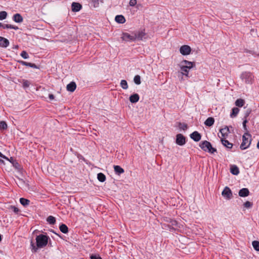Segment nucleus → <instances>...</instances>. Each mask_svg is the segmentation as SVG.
<instances>
[{
    "label": "nucleus",
    "mask_w": 259,
    "mask_h": 259,
    "mask_svg": "<svg viewBox=\"0 0 259 259\" xmlns=\"http://www.w3.org/2000/svg\"><path fill=\"white\" fill-rule=\"evenodd\" d=\"M2 26H3V24L2 23L0 22V27H2Z\"/></svg>",
    "instance_id": "53"
},
{
    "label": "nucleus",
    "mask_w": 259,
    "mask_h": 259,
    "mask_svg": "<svg viewBox=\"0 0 259 259\" xmlns=\"http://www.w3.org/2000/svg\"><path fill=\"white\" fill-rule=\"evenodd\" d=\"M91 259H102L100 256L98 254H92L90 256Z\"/></svg>",
    "instance_id": "43"
},
{
    "label": "nucleus",
    "mask_w": 259,
    "mask_h": 259,
    "mask_svg": "<svg viewBox=\"0 0 259 259\" xmlns=\"http://www.w3.org/2000/svg\"><path fill=\"white\" fill-rule=\"evenodd\" d=\"M10 208L15 213H18L19 209L15 206H11Z\"/></svg>",
    "instance_id": "42"
},
{
    "label": "nucleus",
    "mask_w": 259,
    "mask_h": 259,
    "mask_svg": "<svg viewBox=\"0 0 259 259\" xmlns=\"http://www.w3.org/2000/svg\"><path fill=\"white\" fill-rule=\"evenodd\" d=\"M81 7V5L77 3L73 2L71 5L72 11L73 12H78Z\"/></svg>",
    "instance_id": "15"
},
{
    "label": "nucleus",
    "mask_w": 259,
    "mask_h": 259,
    "mask_svg": "<svg viewBox=\"0 0 259 259\" xmlns=\"http://www.w3.org/2000/svg\"><path fill=\"white\" fill-rule=\"evenodd\" d=\"M140 97L138 94L132 95L129 98L130 102L132 103H136L139 100Z\"/></svg>",
    "instance_id": "16"
},
{
    "label": "nucleus",
    "mask_w": 259,
    "mask_h": 259,
    "mask_svg": "<svg viewBox=\"0 0 259 259\" xmlns=\"http://www.w3.org/2000/svg\"><path fill=\"white\" fill-rule=\"evenodd\" d=\"M20 56L24 59H28L29 58V55L28 54H27V53L25 51H23L21 54H20Z\"/></svg>",
    "instance_id": "38"
},
{
    "label": "nucleus",
    "mask_w": 259,
    "mask_h": 259,
    "mask_svg": "<svg viewBox=\"0 0 259 259\" xmlns=\"http://www.w3.org/2000/svg\"><path fill=\"white\" fill-rule=\"evenodd\" d=\"M47 221L48 223L51 225L54 224L56 222L55 218L51 215L48 217Z\"/></svg>",
    "instance_id": "32"
},
{
    "label": "nucleus",
    "mask_w": 259,
    "mask_h": 259,
    "mask_svg": "<svg viewBox=\"0 0 259 259\" xmlns=\"http://www.w3.org/2000/svg\"><path fill=\"white\" fill-rule=\"evenodd\" d=\"M137 4V0H130L129 5L130 6L134 7Z\"/></svg>",
    "instance_id": "44"
},
{
    "label": "nucleus",
    "mask_w": 259,
    "mask_h": 259,
    "mask_svg": "<svg viewBox=\"0 0 259 259\" xmlns=\"http://www.w3.org/2000/svg\"><path fill=\"white\" fill-rule=\"evenodd\" d=\"M13 20L16 23H21L23 21V18L22 16L18 13L15 14L13 16Z\"/></svg>",
    "instance_id": "14"
},
{
    "label": "nucleus",
    "mask_w": 259,
    "mask_h": 259,
    "mask_svg": "<svg viewBox=\"0 0 259 259\" xmlns=\"http://www.w3.org/2000/svg\"><path fill=\"white\" fill-rule=\"evenodd\" d=\"M230 172L234 175H237L239 173V170L237 166L232 165L230 168Z\"/></svg>",
    "instance_id": "25"
},
{
    "label": "nucleus",
    "mask_w": 259,
    "mask_h": 259,
    "mask_svg": "<svg viewBox=\"0 0 259 259\" xmlns=\"http://www.w3.org/2000/svg\"><path fill=\"white\" fill-rule=\"evenodd\" d=\"M19 63L24 66H28L33 68H38V67L35 64L33 63L25 62L24 61H19Z\"/></svg>",
    "instance_id": "20"
},
{
    "label": "nucleus",
    "mask_w": 259,
    "mask_h": 259,
    "mask_svg": "<svg viewBox=\"0 0 259 259\" xmlns=\"http://www.w3.org/2000/svg\"><path fill=\"white\" fill-rule=\"evenodd\" d=\"M35 240L36 245L34 244L32 241L30 242V249L33 253L37 252L39 249L46 246L49 242V240H50V238L47 235L39 234L36 236Z\"/></svg>",
    "instance_id": "1"
},
{
    "label": "nucleus",
    "mask_w": 259,
    "mask_h": 259,
    "mask_svg": "<svg viewBox=\"0 0 259 259\" xmlns=\"http://www.w3.org/2000/svg\"><path fill=\"white\" fill-rule=\"evenodd\" d=\"M19 181H20V183H24V182L22 180H20H20H19Z\"/></svg>",
    "instance_id": "50"
},
{
    "label": "nucleus",
    "mask_w": 259,
    "mask_h": 259,
    "mask_svg": "<svg viewBox=\"0 0 259 259\" xmlns=\"http://www.w3.org/2000/svg\"><path fill=\"white\" fill-rule=\"evenodd\" d=\"M214 122V119L213 117H208L204 122L205 125L208 126H212Z\"/></svg>",
    "instance_id": "22"
},
{
    "label": "nucleus",
    "mask_w": 259,
    "mask_h": 259,
    "mask_svg": "<svg viewBox=\"0 0 259 259\" xmlns=\"http://www.w3.org/2000/svg\"><path fill=\"white\" fill-rule=\"evenodd\" d=\"M179 128L180 129H182V130L185 131L187 129L188 126H187V125L185 123H179Z\"/></svg>",
    "instance_id": "40"
},
{
    "label": "nucleus",
    "mask_w": 259,
    "mask_h": 259,
    "mask_svg": "<svg viewBox=\"0 0 259 259\" xmlns=\"http://www.w3.org/2000/svg\"><path fill=\"white\" fill-rule=\"evenodd\" d=\"M257 148L258 149H259V141L258 142L257 144Z\"/></svg>",
    "instance_id": "52"
},
{
    "label": "nucleus",
    "mask_w": 259,
    "mask_h": 259,
    "mask_svg": "<svg viewBox=\"0 0 259 259\" xmlns=\"http://www.w3.org/2000/svg\"><path fill=\"white\" fill-rule=\"evenodd\" d=\"M135 38L134 32H132L131 33H123L121 36V39L126 41H135Z\"/></svg>",
    "instance_id": "5"
},
{
    "label": "nucleus",
    "mask_w": 259,
    "mask_h": 259,
    "mask_svg": "<svg viewBox=\"0 0 259 259\" xmlns=\"http://www.w3.org/2000/svg\"><path fill=\"white\" fill-rule=\"evenodd\" d=\"M252 203H251L250 202H249L248 201H246L244 204V207L247 208H250L252 206Z\"/></svg>",
    "instance_id": "41"
},
{
    "label": "nucleus",
    "mask_w": 259,
    "mask_h": 259,
    "mask_svg": "<svg viewBox=\"0 0 259 259\" xmlns=\"http://www.w3.org/2000/svg\"><path fill=\"white\" fill-rule=\"evenodd\" d=\"M199 146L204 151L208 152L211 154L217 151V149L213 148L211 143L207 141L201 142L199 144Z\"/></svg>",
    "instance_id": "3"
},
{
    "label": "nucleus",
    "mask_w": 259,
    "mask_h": 259,
    "mask_svg": "<svg viewBox=\"0 0 259 259\" xmlns=\"http://www.w3.org/2000/svg\"><path fill=\"white\" fill-rule=\"evenodd\" d=\"M247 120H244L243 122V128H244V130L245 131H247V127H246V123H247Z\"/></svg>",
    "instance_id": "46"
},
{
    "label": "nucleus",
    "mask_w": 259,
    "mask_h": 259,
    "mask_svg": "<svg viewBox=\"0 0 259 259\" xmlns=\"http://www.w3.org/2000/svg\"><path fill=\"white\" fill-rule=\"evenodd\" d=\"M176 223V221H174V223H172V225H175Z\"/></svg>",
    "instance_id": "54"
},
{
    "label": "nucleus",
    "mask_w": 259,
    "mask_h": 259,
    "mask_svg": "<svg viewBox=\"0 0 259 259\" xmlns=\"http://www.w3.org/2000/svg\"><path fill=\"white\" fill-rule=\"evenodd\" d=\"M181 64H183V65L188 67L189 68L191 69L194 66H195V64L194 62L189 61L187 60H184L181 62Z\"/></svg>",
    "instance_id": "21"
},
{
    "label": "nucleus",
    "mask_w": 259,
    "mask_h": 259,
    "mask_svg": "<svg viewBox=\"0 0 259 259\" xmlns=\"http://www.w3.org/2000/svg\"><path fill=\"white\" fill-rule=\"evenodd\" d=\"M134 82L136 84H140L141 83V77L139 75H137L134 77Z\"/></svg>",
    "instance_id": "36"
},
{
    "label": "nucleus",
    "mask_w": 259,
    "mask_h": 259,
    "mask_svg": "<svg viewBox=\"0 0 259 259\" xmlns=\"http://www.w3.org/2000/svg\"><path fill=\"white\" fill-rule=\"evenodd\" d=\"M251 142V135L246 132L242 136V142L240 145V148L242 150L247 149L249 147Z\"/></svg>",
    "instance_id": "2"
},
{
    "label": "nucleus",
    "mask_w": 259,
    "mask_h": 259,
    "mask_svg": "<svg viewBox=\"0 0 259 259\" xmlns=\"http://www.w3.org/2000/svg\"><path fill=\"white\" fill-rule=\"evenodd\" d=\"M9 41L8 39L0 36V47L7 48L9 45Z\"/></svg>",
    "instance_id": "13"
},
{
    "label": "nucleus",
    "mask_w": 259,
    "mask_h": 259,
    "mask_svg": "<svg viewBox=\"0 0 259 259\" xmlns=\"http://www.w3.org/2000/svg\"><path fill=\"white\" fill-rule=\"evenodd\" d=\"M60 230L63 233L66 234L68 232L67 226L65 224H62L59 227Z\"/></svg>",
    "instance_id": "27"
},
{
    "label": "nucleus",
    "mask_w": 259,
    "mask_h": 259,
    "mask_svg": "<svg viewBox=\"0 0 259 259\" xmlns=\"http://www.w3.org/2000/svg\"><path fill=\"white\" fill-rule=\"evenodd\" d=\"M191 49L188 45L182 46L180 49V52L183 55H188L191 53Z\"/></svg>",
    "instance_id": "8"
},
{
    "label": "nucleus",
    "mask_w": 259,
    "mask_h": 259,
    "mask_svg": "<svg viewBox=\"0 0 259 259\" xmlns=\"http://www.w3.org/2000/svg\"><path fill=\"white\" fill-rule=\"evenodd\" d=\"M2 27L4 29L10 28V29H15V30L18 29V27L17 26H14V25H11V24H4V25L3 24Z\"/></svg>",
    "instance_id": "31"
},
{
    "label": "nucleus",
    "mask_w": 259,
    "mask_h": 259,
    "mask_svg": "<svg viewBox=\"0 0 259 259\" xmlns=\"http://www.w3.org/2000/svg\"><path fill=\"white\" fill-rule=\"evenodd\" d=\"M186 138L181 134H177L176 136V143L180 146H183L186 143Z\"/></svg>",
    "instance_id": "6"
},
{
    "label": "nucleus",
    "mask_w": 259,
    "mask_h": 259,
    "mask_svg": "<svg viewBox=\"0 0 259 259\" xmlns=\"http://www.w3.org/2000/svg\"><path fill=\"white\" fill-rule=\"evenodd\" d=\"M115 20L118 23L123 24L125 22V19L122 15H117Z\"/></svg>",
    "instance_id": "23"
},
{
    "label": "nucleus",
    "mask_w": 259,
    "mask_h": 259,
    "mask_svg": "<svg viewBox=\"0 0 259 259\" xmlns=\"http://www.w3.org/2000/svg\"><path fill=\"white\" fill-rule=\"evenodd\" d=\"M18 48H19V47H18V46H17H17H15L14 47V49H18Z\"/></svg>",
    "instance_id": "51"
},
{
    "label": "nucleus",
    "mask_w": 259,
    "mask_h": 259,
    "mask_svg": "<svg viewBox=\"0 0 259 259\" xmlns=\"http://www.w3.org/2000/svg\"><path fill=\"white\" fill-rule=\"evenodd\" d=\"M12 158H13L12 157H11L10 159H9L8 160L10 161L11 163H12L13 162V160L12 159Z\"/></svg>",
    "instance_id": "49"
},
{
    "label": "nucleus",
    "mask_w": 259,
    "mask_h": 259,
    "mask_svg": "<svg viewBox=\"0 0 259 259\" xmlns=\"http://www.w3.org/2000/svg\"><path fill=\"white\" fill-rule=\"evenodd\" d=\"M120 86L124 90L127 89L128 84L127 81L125 80H121L120 81Z\"/></svg>",
    "instance_id": "33"
},
{
    "label": "nucleus",
    "mask_w": 259,
    "mask_h": 259,
    "mask_svg": "<svg viewBox=\"0 0 259 259\" xmlns=\"http://www.w3.org/2000/svg\"><path fill=\"white\" fill-rule=\"evenodd\" d=\"M49 98L50 100H53L54 99V96L53 94H50Z\"/></svg>",
    "instance_id": "48"
},
{
    "label": "nucleus",
    "mask_w": 259,
    "mask_h": 259,
    "mask_svg": "<svg viewBox=\"0 0 259 259\" xmlns=\"http://www.w3.org/2000/svg\"><path fill=\"white\" fill-rule=\"evenodd\" d=\"M239 112V109L237 107H234L232 109V113L230 114V116L232 118L235 117L237 116Z\"/></svg>",
    "instance_id": "26"
},
{
    "label": "nucleus",
    "mask_w": 259,
    "mask_h": 259,
    "mask_svg": "<svg viewBox=\"0 0 259 259\" xmlns=\"http://www.w3.org/2000/svg\"><path fill=\"white\" fill-rule=\"evenodd\" d=\"M238 194L240 197H246L248 196L249 191L247 188H242L239 190Z\"/></svg>",
    "instance_id": "18"
},
{
    "label": "nucleus",
    "mask_w": 259,
    "mask_h": 259,
    "mask_svg": "<svg viewBox=\"0 0 259 259\" xmlns=\"http://www.w3.org/2000/svg\"><path fill=\"white\" fill-rule=\"evenodd\" d=\"M7 16V13L6 11L0 12V20L5 19Z\"/></svg>",
    "instance_id": "37"
},
{
    "label": "nucleus",
    "mask_w": 259,
    "mask_h": 259,
    "mask_svg": "<svg viewBox=\"0 0 259 259\" xmlns=\"http://www.w3.org/2000/svg\"><path fill=\"white\" fill-rule=\"evenodd\" d=\"M12 159L13 160V162H12V164L16 168V169H20V165L19 164V163L15 160H14L13 158H12Z\"/></svg>",
    "instance_id": "39"
},
{
    "label": "nucleus",
    "mask_w": 259,
    "mask_h": 259,
    "mask_svg": "<svg viewBox=\"0 0 259 259\" xmlns=\"http://www.w3.org/2000/svg\"><path fill=\"white\" fill-rule=\"evenodd\" d=\"M220 132L221 134V138L225 139L229 133V130L228 126H225L224 128L220 130Z\"/></svg>",
    "instance_id": "12"
},
{
    "label": "nucleus",
    "mask_w": 259,
    "mask_h": 259,
    "mask_svg": "<svg viewBox=\"0 0 259 259\" xmlns=\"http://www.w3.org/2000/svg\"><path fill=\"white\" fill-rule=\"evenodd\" d=\"M244 101L241 99H238L235 101L236 106L239 107H242L244 105Z\"/></svg>",
    "instance_id": "28"
},
{
    "label": "nucleus",
    "mask_w": 259,
    "mask_h": 259,
    "mask_svg": "<svg viewBox=\"0 0 259 259\" xmlns=\"http://www.w3.org/2000/svg\"><path fill=\"white\" fill-rule=\"evenodd\" d=\"M222 196L227 199H230L232 196V193L231 189L226 187L222 192Z\"/></svg>",
    "instance_id": "7"
},
{
    "label": "nucleus",
    "mask_w": 259,
    "mask_h": 259,
    "mask_svg": "<svg viewBox=\"0 0 259 259\" xmlns=\"http://www.w3.org/2000/svg\"><path fill=\"white\" fill-rule=\"evenodd\" d=\"M134 36L136 37L135 40H142L144 36L145 35V33L141 30L139 31H134Z\"/></svg>",
    "instance_id": "9"
},
{
    "label": "nucleus",
    "mask_w": 259,
    "mask_h": 259,
    "mask_svg": "<svg viewBox=\"0 0 259 259\" xmlns=\"http://www.w3.org/2000/svg\"><path fill=\"white\" fill-rule=\"evenodd\" d=\"M0 157L5 158L7 160H8V158L6 157L5 155H4L1 152H0Z\"/></svg>",
    "instance_id": "47"
},
{
    "label": "nucleus",
    "mask_w": 259,
    "mask_h": 259,
    "mask_svg": "<svg viewBox=\"0 0 259 259\" xmlns=\"http://www.w3.org/2000/svg\"><path fill=\"white\" fill-rule=\"evenodd\" d=\"M114 169L115 173L117 175H120L124 172V169L119 165H114Z\"/></svg>",
    "instance_id": "24"
},
{
    "label": "nucleus",
    "mask_w": 259,
    "mask_h": 259,
    "mask_svg": "<svg viewBox=\"0 0 259 259\" xmlns=\"http://www.w3.org/2000/svg\"><path fill=\"white\" fill-rule=\"evenodd\" d=\"M190 137L195 142H198L200 140L201 136L200 134L197 131L193 132L190 135Z\"/></svg>",
    "instance_id": "11"
},
{
    "label": "nucleus",
    "mask_w": 259,
    "mask_h": 259,
    "mask_svg": "<svg viewBox=\"0 0 259 259\" xmlns=\"http://www.w3.org/2000/svg\"><path fill=\"white\" fill-rule=\"evenodd\" d=\"M252 245L254 249L256 251H259V241H253L252 242Z\"/></svg>",
    "instance_id": "34"
},
{
    "label": "nucleus",
    "mask_w": 259,
    "mask_h": 259,
    "mask_svg": "<svg viewBox=\"0 0 259 259\" xmlns=\"http://www.w3.org/2000/svg\"><path fill=\"white\" fill-rule=\"evenodd\" d=\"M8 127L7 123L4 121H0V129L1 130H6Z\"/></svg>",
    "instance_id": "35"
},
{
    "label": "nucleus",
    "mask_w": 259,
    "mask_h": 259,
    "mask_svg": "<svg viewBox=\"0 0 259 259\" xmlns=\"http://www.w3.org/2000/svg\"><path fill=\"white\" fill-rule=\"evenodd\" d=\"M221 142L222 144L228 149H231L233 147V144L225 139L221 138Z\"/></svg>",
    "instance_id": "17"
},
{
    "label": "nucleus",
    "mask_w": 259,
    "mask_h": 259,
    "mask_svg": "<svg viewBox=\"0 0 259 259\" xmlns=\"http://www.w3.org/2000/svg\"><path fill=\"white\" fill-rule=\"evenodd\" d=\"M98 180L101 182H103L106 180V177L103 173H99L97 175Z\"/></svg>",
    "instance_id": "29"
},
{
    "label": "nucleus",
    "mask_w": 259,
    "mask_h": 259,
    "mask_svg": "<svg viewBox=\"0 0 259 259\" xmlns=\"http://www.w3.org/2000/svg\"><path fill=\"white\" fill-rule=\"evenodd\" d=\"M1 240H2V236H1V235L0 234V242L1 241Z\"/></svg>",
    "instance_id": "55"
},
{
    "label": "nucleus",
    "mask_w": 259,
    "mask_h": 259,
    "mask_svg": "<svg viewBox=\"0 0 259 259\" xmlns=\"http://www.w3.org/2000/svg\"><path fill=\"white\" fill-rule=\"evenodd\" d=\"M30 83L28 80H24L23 82V85L24 87H28Z\"/></svg>",
    "instance_id": "45"
},
{
    "label": "nucleus",
    "mask_w": 259,
    "mask_h": 259,
    "mask_svg": "<svg viewBox=\"0 0 259 259\" xmlns=\"http://www.w3.org/2000/svg\"><path fill=\"white\" fill-rule=\"evenodd\" d=\"M180 69L182 72L180 73L182 75H185L186 76H188L189 72L190 70V68L188 67L183 65V64H180Z\"/></svg>",
    "instance_id": "10"
},
{
    "label": "nucleus",
    "mask_w": 259,
    "mask_h": 259,
    "mask_svg": "<svg viewBox=\"0 0 259 259\" xmlns=\"http://www.w3.org/2000/svg\"><path fill=\"white\" fill-rule=\"evenodd\" d=\"M241 80L246 84H252L254 80V76L250 72H244L241 74Z\"/></svg>",
    "instance_id": "4"
},
{
    "label": "nucleus",
    "mask_w": 259,
    "mask_h": 259,
    "mask_svg": "<svg viewBox=\"0 0 259 259\" xmlns=\"http://www.w3.org/2000/svg\"><path fill=\"white\" fill-rule=\"evenodd\" d=\"M20 202L22 205L25 206L29 204L30 201L27 199L24 198H21L20 199Z\"/></svg>",
    "instance_id": "30"
},
{
    "label": "nucleus",
    "mask_w": 259,
    "mask_h": 259,
    "mask_svg": "<svg viewBox=\"0 0 259 259\" xmlns=\"http://www.w3.org/2000/svg\"><path fill=\"white\" fill-rule=\"evenodd\" d=\"M76 88V83L74 82H71L67 84L66 88L68 91L73 92L75 91Z\"/></svg>",
    "instance_id": "19"
}]
</instances>
